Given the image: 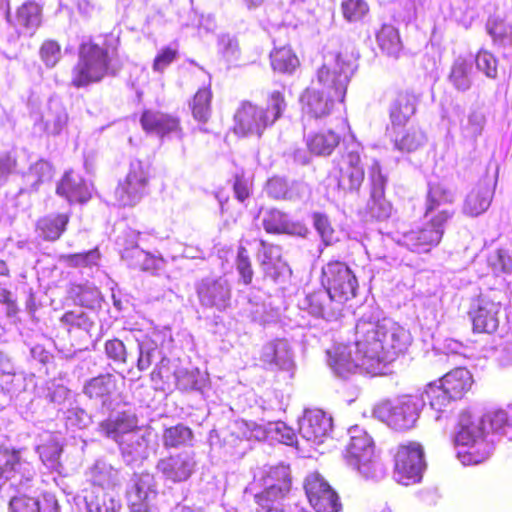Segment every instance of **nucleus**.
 Returning a JSON list of instances; mask_svg holds the SVG:
<instances>
[{
	"instance_id": "nucleus-18",
	"label": "nucleus",
	"mask_w": 512,
	"mask_h": 512,
	"mask_svg": "<svg viewBox=\"0 0 512 512\" xmlns=\"http://www.w3.org/2000/svg\"><path fill=\"white\" fill-rule=\"evenodd\" d=\"M271 126L264 107L252 102H242L235 112L234 132L237 135L261 137L264 131Z\"/></svg>"
},
{
	"instance_id": "nucleus-31",
	"label": "nucleus",
	"mask_w": 512,
	"mask_h": 512,
	"mask_svg": "<svg viewBox=\"0 0 512 512\" xmlns=\"http://www.w3.org/2000/svg\"><path fill=\"white\" fill-rule=\"evenodd\" d=\"M455 194L442 184H430L426 200V217L440 216L442 212H449V220L454 216L453 203Z\"/></svg>"
},
{
	"instance_id": "nucleus-13",
	"label": "nucleus",
	"mask_w": 512,
	"mask_h": 512,
	"mask_svg": "<svg viewBox=\"0 0 512 512\" xmlns=\"http://www.w3.org/2000/svg\"><path fill=\"white\" fill-rule=\"evenodd\" d=\"M362 146L352 139L338 163L337 188L342 191H358L364 180L361 161Z\"/></svg>"
},
{
	"instance_id": "nucleus-59",
	"label": "nucleus",
	"mask_w": 512,
	"mask_h": 512,
	"mask_svg": "<svg viewBox=\"0 0 512 512\" xmlns=\"http://www.w3.org/2000/svg\"><path fill=\"white\" fill-rule=\"evenodd\" d=\"M27 183L36 188L40 183L52 178V166L49 162L40 159L32 164L26 174Z\"/></svg>"
},
{
	"instance_id": "nucleus-15",
	"label": "nucleus",
	"mask_w": 512,
	"mask_h": 512,
	"mask_svg": "<svg viewBox=\"0 0 512 512\" xmlns=\"http://www.w3.org/2000/svg\"><path fill=\"white\" fill-rule=\"evenodd\" d=\"M501 310L502 304L497 292L480 295L469 311L474 331L495 332L500 323Z\"/></svg>"
},
{
	"instance_id": "nucleus-61",
	"label": "nucleus",
	"mask_w": 512,
	"mask_h": 512,
	"mask_svg": "<svg viewBox=\"0 0 512 512\" xmlns=\"http://www.w3.org/2000/svg\"><path fill=\"white\" fill-rule=\"evenodd\" d=\"M304 488L309 501L332 490L328 482L317 472L306 477Z\"/></svg>"
},
{
	"instance_id": "nucleus-10",
	"label": "nucleus",
	"mask_w": 512,
	"mask_h": 512,
	"mask_svg": "<svg viewBox=\"0 0 512 512\" xmlns=\"http://www.w3.org/2000/svg\"><path fill=\"white\" fill-rule=\"evenodd\" d=\"M394 478L405 486L419 483L426 464L424 451L417 442H408L398 446L394 456Z\"/></svg>"
},
{
	"instance_id": "nucleus-41",
	"label": "nucleus",
	"mask_w": 512,
	"mask_h": 512,
	"mask_svg": "<svg viewBox=\"0 0 512 512\" xmlns=\"http://www.w3.org/2000/svg\"><path fill=\"white\" fill-rule=\"evenodd\" d=\"M116 390V380L111 374H103L90 379L83 388V393L90 399H95L106 406L111 395Z\"/></svg>"
},
{
	"instance_id": "nucleus-14",
	"label": "nucleus",
	"mask_w": 512,
	"mask_h": 512,
	"mask_svg": "<svg viewBox=\"0 0 512 512\" xmlns=\"http://www.w3.org/2000/svg\"><path fill=\"white\" fill-rule=\"evenodd\" d=\"M134 337L139 350L138 370L145 371L157 360L160 363L166 360L162 349L172 341L169 329L149 328L146 332L138 331Z\"/></svg>"
},
{
	"instance_id": "nucleus-30",
	"label": "nucleus",
	"mask_w": 512,
	"mask_h": 512,
	"mask_svg": "<svg viewBox=\"0 0 512 512\" xmlns=\"http://www.w3.org/2000/svg\"><path fill=\"white\" fill-rule=\"evenodd\" d=\"M496 182L480 181L466 196L463 213L476 217L484 213L491 205Z\"/></svg>"
},
{
	"instance_id": "nucleus-3",
	"label": "nucleus",
	"mask_w": 512,
	"mask_h": 512,
	"mask_svg": "<svg viewBox=\"0 0 512 512\" xmlns=\"http://www.w3.org/2000/svg\"><path fill=\"white\" fill-rule=\"evenodd\" d=\"M457 458L463 465H476L487 460L494 449V438L486 430L481 417L462 412L454 434Z\"/></svg>"
},
{
	"instance_id": "nucleus-56",
	"label": "nucleus",
	"mask_w": 512,
	"mask_h": 512,
	"mask_svg": "<svg viewBox=\"0 0 512 512\" xmlns=\"http://www.w3.org/2000/svg\"><path fill=\"white\" fill-rule=\"evenodd\" d=\"M284 90V88L273 90L267 96V105L264 109L272 125L282 117L287 108Z\"/></svg>"
},
{
	"instance_id": "nucleus-38",
	"label": "nucleus",
	"mask_w": 512,
	"mask_h": 512,
	"mask_svg": "<svg viewBox=\"0 0 512 512\" xmlns=\"http://www.w3.org/2000/svg\"><path fill=\"white\" fill-rule=\"evenodd\" d=\"M481 419L485 428H490V438H506L512 441V411L504 409L491 410L485 413Z\"/></svg>"
},
{
	"instance_id": "nucleus-4",
	"label": "nucleus",
	"mask_w": 512,
	"mask_h": 512,
	"mask_svg": "<svg viewBox=\"0 0 512 512\" xmlns=\"http://www.w3.org/2000/svg\"><path fill=\"white\" fill-rule=\"evenodd\" d=\"M247 490L254 493L257 512H284L282 501L290 490L289 468L278 465L260 469Z\"/></svg>"
},
{
	"instance_id": "nucleus-48",
	"label": "nucleus",
	"mask_w": 512,
	"mask_h": 512,
	"mask_svg": "<svg viewBox=\"0 0 512 512\" xmlns=\"http://www.w3.org/2000/svg\"><path fill=\"white\" fill-rule=\"evenodd\" d=\"M193 439V431L184 424L165 428L162 434V444L166 449L190 446Z\"/></svg>"
},
{
	"instance_id": "nucleus-21",
	"label": "nucleus",
	"mask_w": 512,
	"mask_h": 512,
	"mask_svg": "<svg viewBox=\"0 0 512 512\" xmlns=\"http://www.w3.org/2000/svg\"><path fill=\"white\" fill-rule=\"evenodd\" d=\"M368 180L370 184V199L367 208L370 215L378 220L386 219L392 211L391 204L385 198L387 176L383 174L378 160L373 159L368 168Z\"/></svg>"
},
{
	"instance_id": "nucleus-45",
	"label": "nucleus",
	"mask_w": 512,
	"mask_h": 512,
	"mask_svg": "<svg viewBox=\"0 0 512 512\" xmlns=\"http://www.w3.org/2000/svg\"><path fill=\"white\" fill-rule=\"evenodd\" d=\"M340 135L331 129L321 130L307 137L310 152L318 156H328L340 143Z\"/></svg>"
},
{
	"instance_id": "nucleus-16",
	"label": "nucleus",
	"mask_w": 512,
	"mask_h": 512,
	"mask_svg": "<svg viewBox=\"0 0 512 512\" xmlns=\"http://www.w3.org/2000/svg\"><path fill=\"white\" fill-rule=\"evenodd\" d=\"M157 483L152 474L135 475L127 491L130 512H161L157 506Z\"/></svg>"
},
{
	"instance_id": "nucleus-5",
	"label": "nucleus",
	"mask_w": 512,
	"mask_h": 512,
	"mask_svg": "<svg viewBox=\"0 0 512 512\" xmlns=\"http://www.w3.org/2000/svg\"><path fill=\"white\" fill-rule=\"evenodd\" d=\"M348 434L350 436L346 452L348 465L366 479H382L385 476V468L375 454L372 438L359 426L351 427Z\"/></svg>"
},
{
	"instance_id": "nucleus-55",
	"label": "nucleus",
	"mask_w": 512,
	"mask_h": 512,
	"mask_svg": "<svg viewBox=\"0 0 512 512\" xmlns=\"http://www.w3.org/2000/svg\"><path fill=\"white\" fill-rule=\"evenodd\" d=\"M212 93L209 88L199 89L191 103L192 114L195 120L207 122L211 115Z\"/></svg>"
},
{
	"instance_id": "nucleus-42",
	"label": "nucleus",
	"mask_w": 512,
	"mask_h": 512,
	"mask_svg": "<svg viewBox=\"0 0 512 512\" xmlns=\"http://www.w3.org/2000/svg\"><path fill=\"white\" fill-rule=\"evenodd\" d=\"M473 75V61L458 57L451 65L448 81L457 91L465 92L472 86Z\"/></svg>"
},
{
	"instance_id": "nucleus-17",
	"label": "nucleus",
	"mask_w": 512,
	"mask_h": 512,
	"mask_svg": "<svg viewBox=\"0 0 512 512\" xmlns=\"http://www.w3.org/2000/svg\"><path fill=\"white\" fill-rule=\"evenodd\" d=\"M34 475L33 466L21 460L19 451L0 445V483L10 481L11 486L25 489Z\"/></svg>"
},
{
	"instance_id": "nucleus-26",
	"label": "nucleus",
	"mask_w": 512,
	"mask_h": 512,
	"mask_svg": "<svg viewBox=\"0 0 512 512\" xmlns=\"http://www.w3.org/2000/svg\"><path fill=\"white\" fill-rule=\"evenodd\" d=\"M143 130L152 135L164 137H183L180 121L177 117L153 109L145 110L140 118Z\"/></svg>"
},
{
	"instance_id": "nucleus-7",
	"label": "nucleus",
	"mask_w": 512,
	"mask_h": 512,
	"mask_svg": "<svg viewBox=\"0 0 512 512\" xmlns=\"http://www.w3.org/2000/svg\"><path fill=\"white\" fill-rule=\"evenodd\" d=\"M355 69L354 62L344 59L341 54L329 53L324 56L323 64L317 70L316 81L313 82L343 102Z\"/></svg>"
},
{
	"instance_id": "nucleus-20",
	"label": "nucleus",
	"mask_w": 512,
	"mask_h": 512,
	"mask_svg": "<svg viewBox=\"0 0 512 512\" xmlns=\"http://www.w3.org/2000/svg\"><path fill=\"white\" fill-rule=\"evenodd\" d=\"M197 465L195 452L182 451L160 458L156 470L165 481L182 483L195 473Z\"/></svg>"
},
{
	"instance_id": "nucleus-27",
	"label": "nucleus",
	"mask_w": 512,
	"mask_h": 512,
	"mask_svg": "<svg viewBox=\"0 0 512 512\" xmlns=\"http://www.w3.org/2000/svg\"><path fill=\"white\" fill-rule=\"evenodd\" d=\"M300 102L305 115L318 119L329 115L335 102H340V100L332 97L325 90L316 87L315 83L312 82V86L302 93Z\"/></svg>"
},
{
	"instance_id": "nucleus-37",
	"label": "nucleus",
	"mask_w": 512,
	"mask_h": 512,
	"mask_svg": "<svg viewBox=\"0 0 512 512\" xmlns=\"http://www.w3.org/2000/svg\"><path fill=\"white\" fill-rule=\"evenodd\" d=\"M118 445L127 464H133L148 457L149 440L140 430L127 434V438L121 440Z\"/></svg>"
},
{
	"instance_id": "nucleus-23",
	"label": "nucleus",
	"mask_w": 512,
	"mask_h": 512,
	"mask_svg": "<svg viewBox=\"0 0 512 512\" xmlns=\"http://www.w3.org/2000/svg\"><path fill=\"white\" fill-rule=\"evenodd\" d=\"M299 308L315 318L327 321L336 320L342 312L343 305L324 288L307 293L299 300Z\"/></svg>"
},
{
	"instance_id": "nucleus-12",
	"label": "nucleus",
	"mask_w": 512,
	"mask_h": 512,
	"mask_svg": "<svg viewBox=\"0 0 512 512\" xmlns=\"http://www.w3.org/2000/svg\"><path fill=\"white\" fill-rule=\"evenodd\" d=\"M149 169L140 160L130 162L126 177L115 189V198L121 206H135L147 194Z\"/></svg>"
},
{
	"instance_id": "nucleus-46",
	"label": "nucleus",
	"mask_w": 512,
	"mask_h": 512,
	"mask_svg": "<svg viewBox=\"0 0 512 512\" xmlns=\"http://www.w3.org/2000/svg\"><path fill=\"white\" fill-rule=\"evenodd\" d=\"M175 380L180 390H194L203 393L209 378L207 373L200 371L198 368H179L175 371Z\"/></svg>"
},
{
	"instance_id": "nucleus-39",
	"label": "nucleus",
	"mask_w": 512,
	"mask_h": 512,
	"mask_svg": "<svg viewBox=\"0 0 512 512\" xmlns=\"http://www.w3.org/2000/svg\"><path fill=\"white\" fill-rule=\"evenodd\" d=\"M426 142L425 132L417 126L401 128L394 132V149L401 153H413L422 148Z\"/></svg>"
},
{
	"instance_id": "nucleus-36",
	"label": "nucleus",
	"mask_w": 512,
	"mask_h": 512,
	"mask_svg": "<svg viewBox=\"0 0 512 512\" xmlns=\"http://www.w3.org/2000/svg\"><path fill=\"white\" fill-rule=\"evenodd\" d=\"M418 99L409 91L399 92L390 104V120L395 129L396 126L406 124L416 112Z\"/></svg>"
},
{
	"instance_id": "nucleus-25",
	"label": "nucleus",
	"mask_w": 512,
	"mask_h": 512,
	"mask_svg": "<svg viewBox=\"0 0 512 512\" xmlns=\"http://www.w3.org/2000/svg\"><path fill=\"white\" fill-rule=\"evenodd\" d=\"M260 361L270 370L291 372L295 368L294 352L285 338H276L264 344Z\"/></svg>"
},
{
	"instance_id": "nucleus-52",
	"label": "nucleus",
	"mask_w": 512,
	"mask_h": 512,
	"mask_svg": "<svg viewBox=\"0 0 512 512\" xmlns=\"http://www.w3.org/2000/svg\"><path fill=\"white\" fill-rule=\"evenodd\" d=\"M487 30L492 37L494 43L499 47L512 46V19H498L489 20L487 23Z\"/></svg>"
},
{
	"instance_id": "nucleus-47",
	"label": "nucleus",
	"mask_w": 512,
	"mask_h": 512,
	"mask_svg": "<svg viewBox=\"0 0 512 512\" xmlns=\"http://www.w3.org/2000/svg\"><path fill=\"white\" fill-rule=\"evenodd\" d=\"M377 43L379 48L387 56L397 59L403 49V45L398 30L388 24H384L377 33Z\"/></svg>"
},
{
	"instance_id": "nucleus-33",
	"label": "nucleus",
	"mask_w": 512,
	"mask_h": 512,
	"mask_svg": "<svg viewBox=\"0 0 512 512\" xmlns=\"http://www.w3.org/2000/svg\"><path fill=\"white\" fill-rule=\"evenodd\" d=\"M136 417L127 412H119L111 415L107 420L100 423V431L108 438L119 443L127 438V434L137 432Z\"/></svg>"
},
{
	"instance_id": "nucleus-11",
	"label": "nucleus",
	"mask_w": 512,
	"mask_h": 512,
	"mask_svg": "<svg viewBox=\"0 0 512 512\" xmlns=\"http://www.w3.org/2000/svg\"><path fill=\"white\" fill-rule=\"evenodd\" d=\"M141 233L127 229L117 238V244L121 248V259L133 269L154 272L162 268L164 260L141 249L138 245Z\"/></svg>"
},
{
	"instance_id": "nucleus-60",
	"label": "nucleus",
	"mask_w": 512,
	"mask_h": 512,
	"mask_svg": "<svg viewBox=\"0 0 512 512\" xmlns=\"http://www.w3.org/2000/svg\"><path fill=\"white\" fill-rule=\"evenodd\" d=\"M485 118L482 113L473 111L465 121L460 124L461 133L467 139L475 140L482 133L484 128Z\"/></svg>"
},
{
	"instance_id": "nucleus-9",
	"label": "nucleus",
	"mask_w": 512,
	"mask_h": 512,
	"mask_svg": "<svg viewBox=\"0 0 512 512\" xmlns=\"http://www.w3.org/2000/svg\"><path fill=\"white\" fill-rule=\"evenodd\" d=\"M321 284L342 305L354 298L358 289L355 274L341 261H330L322 267Z\"/></svg>"
},
{
	"instance_id": "nucleus-2",
	"label": "nucleus",
	"mask_w": 512,
	"mask_h": 512,
	"mask_svg": "<svg viewBox=\"0 0 512 512\" xmlns=\"http://www.w3.org/2000/svg\"><path fill=\"white\" fill-rule=\"evenodd\" d=\"M115 43L116 40L110 37L100 42L89 39L80 44L78 61L72 69L71 83L74 87H86L115 73Z\"/></svg>"
},
{
	"instance_id": "nucleus-29",
	"label": "nucleus",
	"mask_w": 512,
	"mask_h": 512,
	"mask_svg": "<svg viewBox=\"0 0 512 512\" xmlns=\"http://www.w3.org/2000/svg\"><path fill=\"white\" fill-rule=\"evenodd\" d=\"M74 500L80 511L116 512L120 508V502L100 488L84 489L82 495L76 496Z\"/></svg>"
},
{
	"instance_id": "nucleus-54",
	"label": "nucleus",
	"mask_w": 512,
	"mask_h": 512,
	"mask_svg": "<svg viewBox=\"0 0 512 512\" xmlns=\"http://www.w3.org/2000/svg\"><path fill=\"white\" fill-rule=\"evenodd\" d=\"M37 451L40 459L47 468L55 470L59 467L62 446L55 436L49 435L47 443L39 445Z\"/></svg>"
},
{
	"instance_id": "nucleus-64",
	"label": "nucleus",
	"mask_w": 512,
	"mask_h": 512,
	"mask_svg": "<svg viewBox=\"0 0 512 512\" xmlns=\"http://www.w3.org/2000/svg\"><path fill=\"white\" fill-rule=\"evenodd\" d=\"M475 62L478 70L488 78L495 79L497 77L498 62L492 53L480 50L476 55Z\"/></svg>"
},
{
	"instance_id": "nucleus-58",
	"label": "nucleus",
	"mask_w": 512,
	"mask_h": 512,
	"mask_svg": "<svg viewBox=\"0 0 512 512\" xmlns=\"http://www.w3.org/2000/svg\"><path fill=\"white\" fill-rule=\"evenodd\" d=\"M487 263L496 276L512 273V257L506 250L498 249L491 252Z\"/></svg>"
},
{
	"instance_id": "nucleus-40",
	"label": "nucleus",
	"mask_w": 512,
	"mask_h": 512,
	"mask_svg": "<svg viewBox=\"0 0 512 512\" xmlns=\"http://www.w3.org/2000/svg\"><path fill=\"white\" fill-rule=\"evenodd\" d=\"M440 382L450 397L460 399L471 389L473 378L469 370L458 367L445 374Z\"/></svg>"
},
{
	"instance_id": "nucleus-57",
	"label": "nucleus",
	"mask_w": 512,
	"mask_h": 512,
	"mask_svg": "<svg viewBox=\"0 0 512 512\" xmlns=\"http://www.w3.org/2000/svg\"><path fill=\"white\" fill-rule=\"evenodd\" d=\"M62 261L70 267L92 268L98 266L100 253L97 248L83 253L61 256Z\"/></svg>"
},
{
	"instance_id": "nucleus-43",
	"label": "nucleus",
	"mask_w": 512,
	"mask_h": 512,
	"mask_svg": "<svg viewBox=\"0 0 512 512\" xmlns=\"http://www.w3.org/2000/svg\"><path fill=\"white\" fill-rule=\"evenodd\" d=\"M262 224L266 232L273 234H295L302 230V226L293 223L287 214L277 209L267 210L263 215Z\"/></svg>"
},
{
	"instance_id": "nucleus-8",
	"label": "nucleus",
	"mask_w": 512,
	"mask_h": 512,
	"mask_svg": "<svg viewBox=\"0 0 512 512\" xmlns=\"http://www.w3.org/2000/svg\"><path fill=\"white\" fill-rule=\"evenodd\" d=\"M425 222L409 231L392 237L398 245L417 253H427L437 246L444 234L445 224L449 221V212L444 211L440 216L426 217Z\"/></svg>"
},
{
	"instance_id": "nucleus-6",
	"label": "nucleus",
	"mask_w": 512,
	"mask_h": 512,
	"mask_svg": "<svg viewBox=\"0 0 512 512\" xmlns=\"http://www.w3.org/2000/svg\"><path fill=\"white\" fill-rule=\"evenodd\" d=\"M424 406L423 397L402 395L376 404L373 416L396 431H405L415 426Z\"/></svg>"
},
{
	"instance_id": "nucleus-50",
	"label": "nucleus",
	"mask_w": 512,
	"mask_h": 512,
	"mask_svg": "<svg viewBox=\"0 0 512 512\" xmlns=\"http://www.w3.org/2000/svg\"><path fill=\"white\" fill-rule=\"evenodd\" d=\"M34 378L35 376L33 374L14 372L0 378V387L5 393L11 396H17L26 391L30 384L34 385Z\"/></svg>"
},
{
	"instance_id": "nucleus-19",
	"label": "nucleus",
	"mask_w": 512,
	"mask_h": 512,
	"mask_svg": "<svg viewBox=\"0 0 512 512\" xmlns=\"http://www.w3.org/2000/svg\"><path fill=\"white\" fill-rule=\"evenodd\" d=\"M68 112L59 98L51 97L39 112L33 115L35 132L58 136L67 127Z\"/></svg>"
},
{
	"instance_id": "nucleus-32",
	"label": "nucleus",
	"mask_w": 512,
	"mask_h": 512,
	"mask_svg": "<svg viewBox=\"0 0 512 512\" xmlns=\"http://www.w3.org/2000/svg\"><path fill=\"white\" fill-rule=\"evenodd\" d=\"M92 184L85 181L78 173L68 171L57 186V194L69 202H86L92 193Z\"/></svg>"
},
{
	"instance_id": "nucleus-51",
	"label": "nucleus",
	"mask_w": 512,
	"mask_h": 512,
	"mask_svg": "<svg viewBox=\"0 0 512 512\" xmlns=\"http://www.w3.org/2000/svg\"><path fill=\"white\" fill-rule=\"evenodd\" d=\"M231 437L242 440L260 441L266 436V429L252 421L236 420L230 428Z\"/></svg>"
},
{
	"instance_id": "nucleus-63",
	"label": "nucleus",
	"mask_w": 512,
	"mask_h": 512,
	"mask_svg": "<svg viewBox=\"0 0 512 512\" xmlns=\"http://www.w3.org/2000/svg\"><path fill=\"white\" fill-rule=\"evenodd\" d=\"M341 9L344 18L349 22L361 20L369 11L368 4L364 0H344Z\"/></svg>"
},
{
	"instance_id": "nucleus-24",
	"label": "nucleus",
	"mask_w": 512,
	"mask_h": 512,
	"mask_svg": "<svg viewBox=\"0 0 512 512\" xmlns=\"http://www.w3.org/2000/svg\"><path fill=\"white\" fill-rule=\"evenodd\" d=\"M332 418L320 409H309L299 420V434L311 446H318L328 438Z\"/></svg>"
},
{
	"instance_id": "nucleus-1",
	"label": "nucleus",
	"mask_w": 512,
	"mask_h": 512,
	"mask_svg": "<svg viewBox=\"0 0 512 512\" xmlns=\"http://www.w3.org/2000/svg\"><path fill=\"white\" fill-rule=\"evenodd\" d=\"M355 330L354 344H340L327 351L328 365L340 377L357 371L382 375L412 341L407 329L390 318L380 319L379 312L372 308L362 314Z\"/></svg>"
},
{
	"instance_id": "nucleus-34",
	"label": "nucleus",
	"mask_w": 512,
	"mask_h": 512,
	"mask_svg": "<svg viewBox=\"0 0 512 512\" xmlns=\"http://www.w3.org/2000/svg\"><path fill=\"white\" fill-rule=\"evenodd\" d=\"M41 7L34 1L23 3L9 20L20 34L32 36L41 24Z\"/></svg>"
},
{
	"instance_id": "nucleus-35",
	"label": "nucleus",
	"mask_w": 512,
	"mask_h": 512,
	"mask_svg": "<svg viewBox=\"0 0 512 512\" xmlns=\"http://www.w3.org/2000/svg\"><path fill=\"white\" fill-rule=\"evenodd\" d=\"M85 476L88 482L102 490L114 488L118 486L121 481L119 470L102 459L96 460L95 463L86 470Z\"/></svg>"
},
{
	"instance_id": "nucleus-49",
	"label": "nucleus",
	"mask_w": 512,
	"mask_h": 512,
	"mask_svg": "<svg viewBox=\"0 0 512 512\" xmlns=\"http://www.w3.org/2000/svg\"><path fill=\"white\" fill-rule=\"evenodd\" d=\"M68 221L66 214L49 215L38 221L37 228L44 239L54 241L65 231Z\"/></svg>"
},
{
	"instance_id": "nucleus-53",
	"label": "nucleus",
	"mask_w": 512,
	"mask_h": 512,
	"mask_svg": "<svg viewBox=\"0 0 512 512\" xmlns=\"http://www.w3.org/2000/svg\"><path fill=\"white\" fill-rule=\"evenodd\" d=\"M270 59L273 69L281 73H292L299 65L297 56L289 47L274 49Z\"/></svg>"
},
{
	"instance_id": "nucleus-28",
	"label": "nucleus",
	"mask_w": 512,
	"mask_h": 512,
	"mask_svg": "<svg viewBox=\"0 0 512 512\" xmlns=\"http://www.w3.org/2000/svg\"><path fill=\"white\" fill-rule=\"evenodd\" d=\"M261 248L258 250V257L264 274L274 281L280 277L291 274V270L282 258V250L279 246L260 241Z\"/></svg>"
},
{
	"instance_id": "nucleus-44",
	"label": "nucleus",
	"mask_w": 512,
	"mask_h": 512,
	"mask_svg": "<svg viewBox=\"0 0 512 512\" xmlns=\"http://www.w3.org/2000/svg\"><path fill=\"white\" fill-rule=\"evenodd\" d=\"M419 397H423L425 401L428 400L430 408L436 412V421H439L446 414V409L451 400H455L446 392L440 381L439 384L437 382L427 384L424 392Z\"/></svg>"
},
{
	"instance_id": "nucleus-22",
	"label": "nucleus",
	"mask_w": 512,
	"mask_h": 512,
	"mask_svg": "<svg viewBox=\"0 0 512 512\" xmlns=\"http://www.w3.org/2000/svg\"><path fill=\"white\" fill-rule=\"evenodd\" d=\"M201 306L225 311L231 303V286L224 277L202 279L196 286Z\"/></svg>"
},
{
	"instance_id": "nucleus-62",
	"label": "nucleus",
	"mask_w": 512,
	"mask_h": 512,
	"mask_svg": "<svg viewBox=\"0 0 512 512\" xmlns=\"http://www.w3.org/2000/svg\"><path fill=\"white\" fill-rule=\"evenodd\" d=\"M309 502L316 512H340L342 508L339 497L333 489Z\"/></svg>"
}]
</instances>
